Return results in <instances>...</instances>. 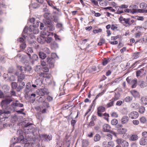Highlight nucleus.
<instances>
[{
    "label": "nucleus",
    "mask_w": 147,
    "mask_h": 147,
    "mask_svg": "<svg viewBox=\"0 0 147 147\" xmlns=\"http://www.w3.org/2000/svg\"><path fill=\"white\" fill-rule=\"evenodd\" d=\"M43 71L45 72H48L49 71V69L46 67H44L43 68Z\"/></svg>",
    "instance_id": "63"
},
{
    "label": "nucleus",
    "mask_w": 147,
    "mask_h": 147,
    "mask_svg": "<svg viewBox=\"0 0 147 147\" xmlns=\"http://www.w3.org/2000/svg\"><path fill=\"white\" fill-rule=\"evenodd\" d=\"M127 129L124 128H121L118 129L117 132L120 134L125 133L127 131Z\"/></svg>",
    "instance_id": "30"
},
{
    "label": "nucleus",
    "mask_w": 147,
    "mask_h": 147,
    "mask_svg": "<svg viewBox=\"0 0 147 147\" xmlns=\"http://www.w3.org/2000/svg\"><path fill=\"white\" fill-rule=\"evenodd\" d=\"M18 69L20 70V71L22 72H23V73H24V72H23L24 71V67H22L21 66H18Z\"/></svg>",
    "instance_id": "59"
},
{
    "label": "nucleus",
    "mask_w": 147,
    "mask_h": 147,
    "mask_svg": "<svg viewBox=\"0 0 147 147\" xmlns=\"http://www.w3.org/2000/svg\"><path fill=\"white\" fill-rule=\"evenodd\" d=\"M145 111V107L143 106L141 107L139 109V112L141 113H143Z\"/></svg>",
    "instance_id": "43"
},
{
    "label": "nucleus",
    "mask_w": 147,
    "mask_h": 147,
    "mask_svg": "<svg viewBox=\"0 0 147 147\" xmlns=\"http://www.w3.org/2000/svg\"><path fill=\"white\" fill-rule=\"evenodd\" d=\"M139 116V114L136 111H134L130 113L129 115V117L132 119H134L137 118Z\"/></svg>",
    "instance_id": "9"
},
{
    "label": "nucleus",
    "mask_w": 147,
    "mask_h": 147,
    "mask_svg": "<svg viewBox=\"0 0 147 147\" xmlns=\"http://www.w3.org/2000/svg\"><path fill=\"white\" fill-rule=\"evenodd\" d=\"M41 69L42 67L40 65H36L34 68V71L36 72L40 71L41 70Z\"/></svg>",
    "instance_id": "33"
},
{
    "label": "nucleus",
    "mask_w": 147,
    "mask_h": 147,
    "mask_svg": "<svg viewBox=\"0 0 147 147\" xmlns=\"http://www.w3.org/2000/svg\"><path fill=\"white\" fill-rule=\"evenodd\" d=\"M138 84L141 88H144L147 86V83L146 81H139Z\"/></svg>",
    "instance_id": "13"
},
{
    "label": "nucleus",
    "mask_w": 147,
    "mask_h": 147,
    "mask_svg": "<svg viewBox=\"0 0 147 147\" xmlns=\"http://www.w3.org/2000/svg\"><path fill=\"white\" fill-rule=\"evenodd\" d=\"M26 53L28 55L29 57H31V55L30 53H33V51L31 47H28L26 51Z\"/></svg>",
    "instance_id": "28"
},
{
    "label": "nucleus",
    "mask_w": 147,
    "mask_h": 147,
    "mask_svg": "<svg viewBox=\"0 0 147 147\" xmlns=\"http://www.w3.org/2000/svg\"><path fill=\"white\" fill-rule=\"evenodd\" d=\"M132 97L129 96H127L124 99V101L127 102H131L132 100Z\"/></svg>",
    "instance_id": "40"
},
{
    "label": "nucleus",
    "mask_w": 147,
    "mask_h": 147,
    "mask_svg": "<svg viewBox=\"0 0 147 147\" xmlns=\"http://www.w3.org/2000/svg\"><path fill=\"white\" fill-rule=\"evenodd\" d=\"M115 100V98H113L111 100H110V102L107 103L106 106L107 108L113 106L114 102Z\"/></svg>",
    "instance_id": "24"
},
{
    "label": "nucleus",
    "mask_w": 147,
    "mask_h": 147,
    "mask_svg": "<svg viewBox=\"0 0 147 147\" xmlns=\"http://www.w3.org/2000/svg\"><path fill=\"white\" fill-rule=\"evenodd\" d=\"M118 123L117 120L116 119H113L111 121V124L113 125H116Z\"/></svg>",
    "instance_id": "46"
},
{
    "label": "nucleus",
    "mask_w": 147,
    "mask_h": 147,
    "mask_svg": "<svg viewBox=\"0 0 147 147\" xmlns=\"http://www.w3.org/2000/svg\"><path fill=\"white\" fill-rule=\"evenodd\" d=\"M32 123H28L24 125V129L26 133L28 134L33 131V127L32 126Z\"/></svg>",
    "instance_id": "3"
},
{
    "label": "nucleus",
    "mask_w": 147,
    "mask_h": 147,
    "mask_svg": "<svg viewBox=\"0 0 147 147\" xmlns=\"http://www.w3.org/2000/svg\"><path fill=\"white\" fill-rule=\"evenodd\" d=\"M142 104L143 105L147 104V96H143L141 97L140 99Z\"/></svg>",
    "instance_id": "16"
},
{
    "label": "nucleus",
    "mask_w": 147,
    "mask_h": 147,
    "mask_svg": "<svg viewBox=\"0 0 147 147\" xmlns=\"http://www.w3.org/2000/svg\"><path fill=\"white\" fill-rule=\"evenodd\" d=\"M123 140L121 139H118L116 140V142L118 145H119L121 144Z\"/></svg>",
    "instance_id": "57"
},
{
    "label": "nucleus",
    "mask_w": 147,
    "mask_h": 147,
    "mask_svg": "<svg viewBox=\"0 0 147 147\" xmlns=\"http://www.w3.org/2000/svg\"><path fill=\"white\" fill-rule=\"evenodd\" d=\"M97 110V114L100 117H102V114L101 113L105 111V108L102 106L99 107L98 108Z\"/></svg>",
    "instance_id": "11"
},
{
    "label": "nucleus",
    "mask_w": 147,
    "mask_h": 147,
    "mask_svg": "<svg viewBox=\"0 0 147 147\" xmlns=\"http://www.w3.org/2000/svg\"><path fill=\"white\" fill-rule=\"evenodd\" d=\"M52 38L51 37H48L45 39V41L47 43H50L52 40Z\"/></svg>",
    "instance_id": "51"
},
{
    "label": "nucleus",
    "mask_w": 147,
    "mask_h": 147,
    "mask_svg": "<svg viewBox=\"0 0 147 147\" xmlns=\"http://www.w3.org/2000/svg\"><path fill=\"white\" fill-rule=\"evenodd\" d=\"M18 82L19 85L17 88L16 90L17 91L19 92L24 88L25 85V83L22 81Z\"/></svg>",
    "instance_id": "10"
},
{
    "label": "nucleus",
    "mask_w": 147,
    "mask_h": 147,
    "mask_svg": "<svg viewBox=\"0 0 147 147\" xmlns=\"http://www.w3.org/2000/svg\"><path fill=\"white\" fill-rule=\"evenodd\" d=\"M140 121L141 123H145L146 122V120L145 117H143L140 118Z\"/></svg>",
    "instance_id": "49"
},
{
    "label": "nucleus",
    "mask_w": 147,
    "mask_h": 147,
    "mask_svg": "<svg viewBox=\"0 0 147 147\" xmlns=\"http://www.w3.org/2000/svg\"><path fill=\"white\" fill-rule=\"evenodd\" d=\"M132 94L135 97H137L138 96V92L136 91L133 90L131 91Z\"/></svg>",
    "instance_id": "38"
},
{
    "label": "nucleus",
    "mask_w": 147,
    "mask_h": 147,
    "mask_svg": "<svg viewBox=\"0 0 147 147\" xmlns=\"http://www.w3.org/2000/svg\"><path fill=\"white\" fill-rule=\"evenodd\" d=\"M128 5H127L123 4L121 5L120 6H119V7L120 8V9H121L127 8L128 7Z\"/></svg>",
    "instance_id": "50"
},
{
    "label": "nucleus",
    "mask_w": 147,
    "mask_h": 147,
    "mask_svg": "<svg viewBox=\"0 0 147 147\" xmlns=\"http://www.w3.org/2000/svg\"><path fill=\"white\" fill-rule=\"evenodd\" d=\"M24 38L23 37H20L19 38L18 40L20 42L22 43L20 45V48L21 49L24 50L26 47V44L25 43V36L24 35L23 36Z\"/></svg>",
    "instance_id": "5"
},
{
    "label": "nucleus",
    "mask_w": 147,
    "mask_h": 147,
    "mask_svg": "<svg viewBox=\"0 0 147 147\" xmlns=\"http://www.w3.org/2000/svg\"><path fill=\"white\" fill-rule=\"evenodd\" d=\"M45 23V24L47 26L48 25H50L52 24L51 21V20L49 19V18L46 19Z\"/></svg>",
    "instance_id": "42"
},
{
    "label": "nucleus",
    "mask_w": 147,
    "mask_h": 147,
    "mask_svg": "<svg viewBox=\"0 0 147 147\" xmlns=\"http://www.w3.org/2000/svg\"><path fill=\"white\" fill-rule=\"evenodd\" d=\"M5 94L1 90H0V98H5Z\"/></svg>",
    "instance_id": "58"
},
{
    "label": "nucleus",
    "mask_w": 147,
    "mask_h": 147,
    "mask_svg": "<svg viewBox=\"0 0 147 147\" xmlns=\"http://www.w3.org/2000/svg\"><path fill=\"white\" fill-rule=\"evenodd\" d=\"M11 87L13 89H17V84L16 82H12L11 83Z\"/></svg>",
    "instance_id": "41"
},
{
    "label": "nucleus",
    "mask_w": 147,
    "mask_h": 147,
    "mask_svg": "<svg viewBox=\"0 0 147 147\" xmlns=\"http://www.w3.org/2000/svg\"><path fill=\"white\" fill-rule=\"evenodd\" d=\"M129 120V118L127 116H123L121 118V122L123 124L127 123Z\"/></svg>",
    "instance_id": "14"
},
{
    "label": "nucleus",
    "mask_w": 147,
    "mask_h": 147,
    "mask_svg": "<svg viewBox=\"0 0 147 147\" xmlns=\"http://www.w3.org/2000/svg\"><path fill=\"white\" fill-rule=\"evenodd\" d=\"M39 94L40 96H44L45 94H47L48 93V89L46 88L43 87L38 90Z\"/></svg>",
    "instance_id": "8"
},
{
    "label": "nucleus",
    "mask_w": 147,
    "mask_h": 147,
    "mask_svg": "<svg viewBox=\"0 0 147 147\" xmlns=\"http://www.w3.org/2000/svg\"><path fill=\"white\" fill-rule=\"evenodd\" d=\"M56 27L57 28H59L60 29V31L63 30V25L60 23H57L56 25Z\"/></svg>",
    "instance_id": "45"
},
{
    "label": "nucleus",
    "mask_w": 147,
    "mask_h": 147,
    "mask_svg": "<svg viewBox=\"0 0 147 147\" xmlns=\"http://www.w3.org/2000/svg\"><path fill=\"white\" fill-rule=\"evenodd\" d=\"M11 106L13 108H15L18 107H22L24 105L23 104L20 103L18 100H16L13 101L11 104Z\"/></svg>",
    "instance_id": "6"
},
{
    "label": "nucleus",
    "mask_w": 147,
    "mask_h": 147,
    "mask_svg": "<svg viewBox=\"0 0 147 147\" xmlns=\"http://www.w3.org/2000/svg\"><path fill=\"white\" fill-rule=\"evenodd\" d=\"M142 135L144 138H147V132L144 131L142 132Z\"/></svg>",
    "instance_id": "56"
},
{
    "label": "nucleus",
    "mask_w": 147,
    "mask_h": 147,
    "mask_svg": "<svg viewBox=\"0 0 147 147\" xmlns=\"http://www.w3.org/2000/svg\"><path fill=\"white\" fill-rule=\"evenodd\" d=\"M111 116L114 117H117L118 115L116 112H113L111 114Z\"/></svg>",
    "instance_id": "61"
},
{
    "label": "nucleus",
    "mask_w": 147,
    "mask_h": 147,
    "mask_svg": "<svg viewBox=\"0 0 147 147\" xmlns=\"http://www.w3.org/2000/svg\"><path fill=\"white\" fill-rule=\"evenodd\" d=\"M110 126L108 124H104L103 126V131L105 132H109L110 131Z\"/></svg>",
    "instance_id": "15"
},
{
    "label": "nucleus",
    "mask_w": 147,
    "mask_h": 147,
    "mask_svg": "<svg viewBox=\"0 0 147 147\" xmlns=\"http://www.w3.org/2000/svg\"><path fill=\"white\" fill-rule=\"evenodd\" d=\"M100 138V136L98 134H96L94 137V140L95 142L99 141Z\"/></svg>",
    "instance_id": "36"
},
{
    "label": "nucleus",
    "mask_w": 147,
    "mask_h": 147,
    "mask_svg": "<svg viewBox=\"0 0 147 147\" xmlns=\"http://www.w3.org/2000/svg\"><path fill=\"white\" fill-rule=\"evenodd\" d=\"M139 53L138 52H136L133 53V56L134 57V59H137L139 57Z\"/></svg>",
    "instance_id": "52"
},
{
    "label": "nucleus",
    "mask_w": 147,
    "mask_h": 147,
    "mask_svg": "<svg viewBox=\"0 0 147 147\" xmlns=\"http://www.w3.org/2000/svg\"><path fill=\"white\" fill-rule=\"evenodd\" d=\"M43 107L40 106L37 107L36 109L38 110L39 111L42 113H44L46 112V108L43 109Z\"/></svg>",
    "instance_id": "23"
},
{
    "label": "nucleus",
    "mask_w": 147,
    "mask_h": 147,
    "mask_svg": "<svg viewBox=\"0 0 147 147\" xmlns=\"http://www.w3.org/2000/svg\"><path fill=\"white\" fill-rule=\"evenodd\" d=\"M139 143L140 145H145L147 144V140L144 138H142L140 139Z\"/></svg>",
    "instance_id": "18"
},
{
    "label": "nucleus",
    "mask_w": 147,
    "mask_h": 147,
    "mask_svg": "<svg viewBox=\"0 0 147 147\" xmlns=\"http://www.w3.org/2000/svg\"><path fill=\"white\" fill-rule=\"evenodd\" d=\"M119 22L126 27L131 26L135 22L134 20H131L130 18H124L122 16L119 17Z\"/></svg>",
    "instance_id": "1"
},
{
    "label": "nucleus",
    "mask_w": 147,
    "mask_h": 147,
    "mask_svg": "<svg viewBox=\"0 0 147 147\" xmlns=\"http://www.w3.org/2000/svg\"><path fill=\"white\" fill-rule=\"evenodd\" d=\"M131 10V13H136L137 9L138 8V6L136 5H130L129 7Z\"/></svg>",
    "instance_id": "12"
},
{
    "label": "nucleus",
    "mask_w": 147,
    "mask_h": 147,
    "mask_svg": "<svg viewBox=\"0 0 147 147\" xmlns=\"http://www.w3.org/2000/svg\"><path fill=\"white\" fill-rule=\"evenodd\" d=\"M39 57L42 59H43L46 57V54L43 52H40L39 53Z\"/></svg>",
    "instance_id": "29"
},
{
    "label": "nucleus",
    "mask_w": 147,
    "mask_h": 147,
    "mask_svg": "<svg viewBox=\"0 0 147 147\" xmlns=\"http://www.w3.org/2000/svg\"><path fill=\"white\" fill-rule=\"evenodd\" d=\"M39 96L37 97V100L38 102H43L45 101V97L44 96Z\"/></svg>",
    "instance_id": "25"
},
{
    "label": "nucleus",
    "mask_w": 147,
    "mask_h": 147,
    "mask_svg": "<svg viewBox=\"0 0 147 147\" xmlns=\"http://www.w3.org/2000/svg\"><path fill=\"white\" fill-rule=\"evenodd\" d=\"M31 84L30 83H28L27 84L26 88L25 90V91L26 92V94H27L28 92H29L31 90Z\"/></svg>",
    "instance_id": "17"
},
{
    "label": "nucleus",
    "mask_w": 147,
    "mask_h": 147,
    "mask_svg": "<svg viewBox=\"0 0 147 147\" xmlns=\"http://www.w3.org/2000/svg\"><path fill=\"white\" fill-rule=\"evenodd\" d=\"M105 9H109L113 12H115V9H113L112 7H105Z\"/></svg>",
    "instance_id": "55"
},
{
    "label": "nucleus",
    "mask_w": 147,
    "mask_h": 147,
    "mask_svg": "<svg viewBox=\"0 0 147 147\" xmlns=\"http://www.w3.org/2000/svg\"><path fill=\"white\" fill-rule=\"evenodd\" d=\"M47 62L48 64L49 67L51 68H53L54 67V60L52 57H48L47 59Z\"/></svg>",
    "instance_id": "7"
},
{
    "label": "nucleus",
    "mask_w": 147,
    "mask_h": 147,
    "mask_svg": "<svg viewBox=\"0 0 147 147\" xmlns=\"http://www.w3.org/2000/svg\"><path fill=\"white\" fill-rule=\"evenodd\" d=\"M49 104L48 102H46L45 101L43 102V108L46 109L47 108L49 107Z\"/></svg>",
    "instance_id": "48"
},
{
    "label": "nucleus",
    "mask_w": 147,
    "mask_h": 147,
    "mask_svg": "<svg viewBox=\"0 0 147 147\" xmlns=\"http://www.w3.org/2000/svg\"><path fill=\"white\" fill-rule=\"evenodd\" d=\"M24 68L25 73H26V72L28 73H30L32 69L31 67L28 65H26L24 66Z\"/></svg>",
    "instance_id": "19"
},
{
    "label": "nucleus",
    "mask_w": 147,
    "mask_h": 147,
    "mask_svg": "<svg viewBox=\"0 0 147 147\" xmlns=\"http://www.w3.org/2000/svg\"><path fill=\"white\" fill-rule=\"evenodd\" d=\"M42 34V35L37 38L38 41L41 44H43L45 41V36H48L49 35V33L47 31L43 32Z\"/></svg>",
    "instance_id": "4"
},
{
    "label": "nucleus",
    "mask_w": 147,
    "mask_h": 147,
    "mask_svg": "<svg viewBox=\"0 0 147 147\" xmlns=\"http://www.w3.org/2000/svg\"><path fill=\"white\" fill-rule=\"evenodd\" d=\"M138 138V137L137 135H133L131 136L130 140L132 141H135L137 140Z\"/></svg>",
    "instance_id": "32"
},
{
    "label": "nucleus",
    "mask_w": 147,
    "mask_h": 147,
    "mask_svg": "<svg viewBox=\"0 0 147 147\" xmlns=\"http://www.w3.org/2000/svg\"><path fill=\"white\" fill-rule=\"evenodd\" d=\"M42 136L45 138L46 140L48 139L50 141L51 140L52 138V136L51 134L47 136L46 134H43L41 135Z\"/></svg>",
    "instance_id": "27"
},
{
    "label": "nucleus",
    "mask_w": 147,
    "mask_h": 147,
    "mask_svg": "<svg viewBox=\"0 0 147 147\" xmlns=\"http://www.w3.org/2000/svg\"><path fill=\"white\" fill-rule=\"evenodd\" d=\"M136 105H137L138 106V103L135 104V103H133L131 104V106L132 108L136 109L137 108V107H135V106H136Z\"/></svg>",
    "instance_id": "60"
},
{
    "label": "nucleus",
    "mask_w": 147,
    "mask_h": 147,
    "mask_svg": "<svg viewBox=\"0 0 147 147\" xmlns=\"http://www.w3.org/2000/svg\"><path fill=\"white\" fill-rule=\"evenodd\" d=\"M29 58L32 61V63H33L35 61L37 60L38 59V56L36 54H34L32 57L31 56V57Z\"/></svg>",
    "instance_id": "21"
},
{
    "label": "nucleus",
    "mask_w": 147,
    "mask_h": 147,
    "mask_svg": "<svg viewBox=\"0 0 147 147\" xmlns=\"http://www.w3.org/2000/svg\"><path fill=\"white\" fill-rule=\"evenodd\" d=\"M50 14V11H47L44 14L43 16L45 19H48L49 18V16Z\"/></svg>",
    "instance_id": "39"
},
{
    "label": "nucleus",
    "mask_w": 147,
    "mask_h": 147,
    "mask_svg": "<svg viewBox=\"0 0 147 147\" xmlns=\"http://www.w3.org/2000/svg\"><path fill=\"white\" fill-rule=\"evenodd\" d=\"M47 27L49 28L50 31H52L55 29V27L52 23L50 25H47Z\"/></svg>",
    "instance_id": "37"
},
{
    "label": "nucleus",
    "mask_w": 147,
    "mask_h": 147,
    "mask_svg": "<svg viewBox=\"0 0 147 147\" xmlns=\"http://www.w3.org/2000/svg\"><path fill=\"white\" fill-rule=\"evenodd\" d=\"M9 80L10 81H14L16 80V78L14 76H11L10 77Z\"/></svg>",
    "instance_id": "64"
},
{
    "label": "nucleus",
    "mask_w": 147,
    "mask_h": 147,
    "mask_svg": "<svg viewBox=\"0 0 147 147\" xmlns=\"http://www.w3.org/2000/svg\"><path fill=\"white\" fill-rule=\"evenodd\" d=\"M140 8L142 9H146L147 7V4L145 3H142L140 5Z\"/></svg>",
    "instance_id": "34"
},
{
    "label": "nucleus",
    "mask_w": 147,
    "mask_h": 147,
    "mask_svg": "<svg viewBox=\"0 0 147 147\" xmlns=\"http://www.w3.org/2000/svg\"><path fill=\"white\" fill-rule=\"evenodd\" d=\"M103 116V118L105 120L108 121V117H109V115L107 113H105L102 114V116Z\"/></svg>",
    "instance_id": "47"
},
{
    "label": "nucleus",
    "mask_w": 147,
    "mask_h": 147,
    "mask_svg": "<svg viewBox=\"0 0 147 147\" xmlns=\"http://www.w3.org/2000/svg\"><path fill=\"white\" fill-rule=\"evenodd\" d=\"M111 60V58L110 57L107 58V59H105L104 60H103L102 65H105L108 63Z\"/></svg>",
    "instance_id": "26"
},
{
    "label": "nucleus",
    "mask_w": 147,
    "mask_h": 147,
    "mask_svg": "<svg viewBox=\"0 0 147 147\" xmlns=\"http://www.w3.org/2000/svg\"><path fill=\"white\" fill-rule=\"evenodd\" d=\"M137 83V80L136 79H134L131 82L132 84V88H135L136 87Z\"/></svg>",
    "instance_id": "35"
},
{
    "label": "nucleus",
    "mask_w": 147,
    "mask_h": 147,
    "mask_svg": "<svg viewBox=\"0 0 147 147\" xmlns=\"http://www.w3.org/2000/svg\"><path fill=\"white\" fill-rule=\"evenodd\" d=\"M25 78V75L23 74H20L18 76V82L22 81Z\"/></svg>",
    "instance_id": "22"
},
{
    "label": "nucleus",
    "mask_w": 147,
    "mask_h": 147,
    "mask_svg": "<svg viewBox=\"0 0 147 147\" xmlns=\"http://www.w3.org/2000/svg\"><path fill=\"white\" fill-rule=\"evenodd\" d=\"M38 74L40 77H46V74L44 73H38Z\"/></svg>",
    "instance_id": "54"
},
{
    "label": "nucleus",
    "mask_w": 147,
    "mask_h": 147,
    "mask_svg": "<svg viewBox=\"0 0 147 147\" xmlns=\"http://www.w3.org/2000/svg\"><path fill=\"white\" fill-rule=\"evenodd\" d=\"M18 139V142L22 144H25L26 143V140L23 138L22 136H20Z\"/></svg>",
    "instance_id": "20"
},
{
    "label": "nucleus",
    "mask_w": 147,
    "mask_h": 147,
    "mask_svg": "<svg viewBox=\"0 0 147 147\" xmlns=\"http://www.w3.org/2000/svg\"><path fill=\"white\" fill-rule=\"evenodd\" d=\"M34 25H33V26L30 25L29 27V30L30 32H31L33 31V32L34 33V31H35L34 30Z\"/></svg>",
    "instance_id": "44"
},
{
    "label": "nucleus",
    "mask_w": 147,
    "mask_h": 147,
    "mask_svg": "<svg viewBox=\"0 0 147 147\" xmlns=\"http://www.w3.org/2000/svg\"><path fill=\"white\" fill-rule=\"evenodd\" d=\"M13 101L12 98L9 96H6L5 99L2 100L1 105L3 108H5Z\"/></svg>",
    "instance_id": "2"
},
{
    "label": "nucleus",
    "mask_w": 147,
    "mask_h": 147,
    "mask_svg": "<svg viewBox=\"0 0 147 147\" xmlns=\"http://www.w3.org/2000/svg\"><path fill=\"white\" fill-rule=\"evenodd\" d=\"M121 145L123 147H128L129 146V143L126 140H123Z\"/></svg>",
    "instance_id": "31"
},
{
    "label": "nucleus",
    "mask_w": 147,
    "mask_h": 147,
    "mask_svg": "<svg viewBox=\"0 0 147 147\" xmlns=\"http://www.w3.org/2000/svg\"><path fill=\"white\" fill-rule=\"evenodd\" d=\"M105 42V39H102L100 40V41L98 43V45L99 46H101L103 43H104Z\"/></svg>",
    "instance_id": "53"
},
{
    "label": "nucleus",
    "mask_w": 147,
    "mask_h": 147,
    "mask_svg": "<svg viewBox=\"0 0 147 147\" xmlns=\"http://www.w3.org/2000/svg\"><path fill=\"white\" fill-rule=\"evenodd\" d=\"M107 138L109 140H112V135L110 134H108L107 135Z\"/></svg>",
    "instance_id": "62"
}]
</instances>
